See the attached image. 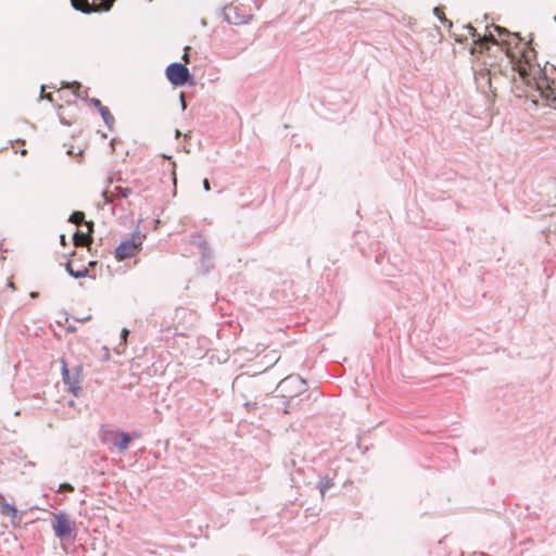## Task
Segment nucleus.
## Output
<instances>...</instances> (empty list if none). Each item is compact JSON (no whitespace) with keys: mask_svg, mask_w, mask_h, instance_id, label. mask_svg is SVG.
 Instances as JSON below:
<instances>
[{"mask_svg":"<svg viewBox=\"0 0 556 556\" xmlns=\"http://www.w3.org/2000/svg\"><path fill=\"white\" fill-rule=\"evenodd\" d=\"M71 3L75 10L87 14L102 11L99 0H92V2H89V0H71Z\"/></svg>","mask_w":556,"mask_h":556,"instance_id":"1a4fd4ad","label":"nucleus"},{"mask_svg":"<svg viewBox=\"0 0 556 556\" xmlns=\"http://www.w3.org/2000/svg\"><path fill=\"white\" fill-rule=\"evenodd\" d=\"M224 16L230 24L242 25L251 20L252 14L244 5L231 3L224 8Z\"/></svg>","mask_w":556,"mask_h":556,"instance_id":"20e7f679","label":"nucleus"},{"mask_svg":"<svg viewBox=\"0 0 556 556\" xmlns=\"http://www.w3.org/2000/svg\"><path fill=\"white\" fill-rule=\"evenodd\" d=\"M25 144L24 141L16 140L15 146L13 148L15 149V152L20 151L21 155L25 156L27 154V151L23 148Z\"/></svg>","mask_w":556,"mask_h":556,"instance_id":"dca6fc26","label":"nucleus"},{"mask_svg":"<svg viewBox=\"0 0 556 556\" xmlns=\"http://www.w3.org/2000/svg\"><path fill=\"white\" fill-rule=\"evenodd\" d=\"M203 187L206 191H210L211 190V185H210V181L207 179H204L203 180Z\"/></svg>","mask_w":556,"mask_h":556,"instance_id":"4be33fe9","label":"nucleus"},{"mask_svg":"<svg viewBox=\"0 0 556 556\" xmlns=\"http://www.w3.org/2000/svg\"><path fill=\"white\" fill-rule=\"evenodd\" d=\"M96 264V262L91 261L88 266H76V262L72 260L66 264V270L75 278H84L89 276V267H93Z\"/></svg>","mask_w":556,"mask_h":556,"instance_id":"9d476101","label":"nucleus"},{"mask_svg":"<svg viewBox=\"0 0 556 556\" xmlns=\"http://www.w3.org/2000/svg\"><path fill=\"white\" fill-rule=\"evenodd\" d=\"M45 98H46L47 100L51 101V102L53 101V98H52V94H51V93L46 94V96H45Z\"/></svg>","mask_w":556,"mask_h":556,"instance_id":"a878e982","label":"nucleus"},{"mask_svg":"<svg viewBox=\"0 0 556 556\" xmlns=\"http://www.w3.org/2000/svg\"><path fill=\"white\" fill-rule=\"evenodd\" d=\"M9 287H10V288H12V289H14V285H13V282H12V281H11V282H9Z\"/></svg>","mask_w":556,"mask_h":556,"instance_id":"cd10ccee","label":"nucleus"},{"mask_svg":"<svg viewBox=\"0 0 556 556\" xmlns=\"http://www.w3.org/2000/svg\"><path fill=\"white\" fill-rule=\"evenodd\" d=\"M102 440L104 442H112L119 451H125L128 448L131 438L123 431L105 430L102 434Z\"/></svg>","mask_w":556,"mask_h":556,"instance_id":"423d86ee","label":"nucleus"},{"mask_svg":"<svg viewBox=\"0 0 556 556\" xmlns=\"http://www.w3.org/2000/svg\"><path fill=\"white\" fill-rule=\"evenodd\" d=\"M1 511L3 515L12 517V519H14L17 514L16 508L14 506L10 505L9 503L1 504Z\"/></svg>","mask_w":556,"mask_h":556,"instance_id":"4468645a","label":"nucleus"},{"mask_svg":"<svg viewBox=\"0 0 556 556\" xmlns=\"http://www.w3.org/2000/svg\"><path fill=\"white\" fill-rule=\"evenodd\" d=\"M166 77L174 86L193 84V78L185 64L172 63L166 68Z\"/></svg>","mask_w":556,"mask_h":556,"instance_id":"7ed1b4c3","label":"nucleus"},{"mask_svg":"<svg viewBox=\"0 0 556 556\" xmlns=\"http://www.w3.org/2000/svg\"><path fill=\"white\" fill-rule=\"evenodd\" d=\"M115 0H99V5L102 11H109Z\"/></svg>","mask_w":556,"mask_h":556,"instance_id":"f3484780","label":"nucleus"},{"mask_svg":"<svg viewBox=\"0 0 556 556\" xmlns=\"http://www.w3.org/2000/svg\"><path fill=\"white\" fill-rule=\"evenodd\" d=\"M498 36L505 35L503 42L506 45V55L510 59L513 68L518 73L522 83L529 87H534L541 97L546 101H556V89L552 87L551 81L540 64L536 63V53L531 47V42L523 41L517 33H510L505 28H495Z\"/></svg>","mask_w":556,"mask_h":556,"instance_id":"f257e3e1","label":"nucleus"},{"mask_svg":"<svg viewBox=\"0 0 556 556\" xmlns=\"http://www.w3.org/2000/svg\"><path fill=\"white\" fill-rule=\"evenodd\" d=\"M245 406H247V407H248V409L250 410V409H252V408H255L256 404H255V403H254V404H249V403H247V404H245Z\"/></svg>","mask_w":556,"mask_h":556,"instance_id":"393cba45","label":"nucleus"},{"mask_svg":"<svg viewBox=\"0 0 556 556\" xmlns=\"http://www.w3.org/2000/svg\"><path fill=\"white\" fill-rule=\"evenodd\" d=\"M100 114H101L104 123L108 125V127L112 128L115 123V118L112 115V113L110 112V110L106 106H101Z\"/></svg>","mask_w":556,"mask_h":556,"instance_id":"f8f14e48","label":"nucleus"},{"mask_svg":"<svg viewBox=\"0 0 556 556\" xmlns=\"http://www.w3.org/2000/svg\"><path fill=\"white\" fill-rule=\"evenodd\" d=\"M59 492H73L74 491V488L72 484L70 483H62L60 484L59 486Z\"/></svg>","mask_w":556,"mask_h":556,"instance_id":"6ab92c4d","label":"nucleus"},{"mask_svg":"<svg viewBox=\"0 0 556 556\" xmlns=\"http://www.w3.org/2000/svg\"><path fill=\"white\" fill-rule=\"evenodd\" d=\"M66 88H70L72 89L73 93L76 94V96H79V90L81 88L80 84L78 83H73L71 85H66Z\"/></svg>","mask_w":556,"mask_h":556,"instance_id":"a211bd4d","label":"nucleus"},{"mask_svg":"<svg viewBox=\"0 0 556 556\" xmlns=\"http://www.w3.org/2000/svg\"><path fill=\"white\" fill-rule=\"evenodd\" d=\"M70 222L77 226H84V224L86 223L85 214L80 211H76L70 216Z\"/></svg>","mask_w":556,"mask_h":556,"instance_id":"ddd939ff","label":"nucleus"},{"mask_svg":"<svg viewBox=\"0 0 556 556\" xmlns=\"http://www.w3.org/2000/svg\"><path fill=\"white\" fill-rule=\"evenodd\" d=\"M180 101H181V106L185 110L186 109V99H185L184 92L180 93Z\"/></svg>","mask_w":556,"mask_h":556,"instance_id":"5701e85b","label":"nucleus"},{"mask_svg":"<svg viewBox=\"0 0 556 556\" xmlns=\"http://www.w3.org/2000/svg\"><path fill=\"white\" fill-rule=\"evenodd\" d=\"M189 50L190 48L189 47H186L185 48V53L182 55V60L185 61V63H189L190 62V59H189Z\"/></svg>","mask_w":556,"mask_h":556,"instance_id":"aec40b11","label":"nucleus"},{"mask_svg":"<svg viewBox=\"0 0 556 556\" xmlns=\"http://www.w3.org/2000/svg\"><path fill=\"white\" fill-rule=\"evenodd\" d=\"M86 230H77L74 233V244L76 247H86L92 242L91 232L93 230V223L88 222L84 224Z\"/></svg>","mask_w":556,"mask_h":556,"instance_id":"6e6552de","label":"nucleus"},{"mask_svg":"<svg viewBox=\"0 0 556 556\" xmlns=\"http://www.w3.org/2000/svg\"><path fill=\"white\" fill-rule=\"evenodd\" d=\"M128 333H129V331L127 329H123L122 334H123L124 340H126Z\"/></svg>","mask_w":556,"mask_h":556,"instance_id":"b1692460","label":"nucleus"},{"mask_svg":"<svg viewBox=\"0 0 556 556\" xmlns=\"http://www.w3.org/2000/svg\"><path fill=\"white\" fill-rule=\"evenodd\" d=\"M466 28L468 34L473 39L475 43L479 45L481 49L484 48V46L488 42H493L495 45L501 46L506 51V45L502 40L503 38H506V36L501 34L500 37L498 31L495 30V28H502L501 26L492 25L490 27H486V33L483 36L478 34L477 29L471 25H468Z\"/></svg>","mask_w":556,"mask_h":556,"instance_id":"f03ea898","label":"nucleus"},{"mask_svg":"<svg viewBox=\"0 0 556 556\" xmlns=\"http://www.w3.org/2000/svg\"><path fill=\"white\" fill-rule=\"evenodd\" d=\"M61 242H62V244H65V236L64 235L61 236Z\"/></svg>","mask_w":556,"mask_h":556,"instance_id":"bb28decb","label":"nucleus"},{"mask_svg":"<svg viewBox=\"0 0 556 556\" xmlns=\"http://www.w3.org/2000/svg\"><path fill=\"white\" fill-rule=\"evenodd\" d=\"M140 245L141 242L137 243L135 240L122 242L116 249L115 256L119 261L132 257L139 252Z\"/></svg>","mask_w":556,"mask_h":556,"instance_id":"0eeeda50","label":"nucleus"},{"mask_svg":"<svg viewBox=\"0 0 556 556\" xmlns=\"http://www.w3.org/2000/svg\"><path fill=\"white\" fill-rule=\"evenodd\" d=\"M293 382H299L298 379H294L292 377H288L286 378L281 383H280V389L282 392H286L287 388L292 384ZM301 384H303L302 381H300Z\"/></svg>","mask_w":556,"mask_h":556,"instance_id":"2eb2a0df","label":"nucleus"},{"mask_svg":"<svg viewBox=\"0 0 556 556\" xmlns=\"http://www.w3.org/2000/svg\"><path fill=\"white\" fill-rule=\"evenodd\" d=\"M91 103H92L94 106H97L99 110L101 109V106H103V105L101 104V101H100L99 99H96V98L91 99Z\"/></svg>","mask_w":556,"mask_h":556,"instance_id":"412c9836","label":"nucleus"},{"mask_svg":"<svg viewBox=\"0 0 556 556\" xmlns=\"http://www.w3.org/2000/svg\"><path fill=\"white\" fill-rule=\"evenodd\" d=\"M110 193V200L113 201L114 198L126 199L131 194V189L123 186H115L112 190L104 192V195Z\"/></svg>","mask_w":556,"mask_h":556,"instance_id":"9b49d317","label":"nucleus"},{"mask_svg":"<svg viewBox=\"0 0 556 556\" xmlns=\"http://www.w3.org/2000/svg\"><path fill=\"white\" fill-rule=\"evenodd\" d=\"M52 528L58 538L64 539L72 534L75 523L63 513L54 514Z\"/></svg>","mask_w":556,"mask_h":556,"instance_id":"39448f33","label":"nucleus"}]
</instances>
